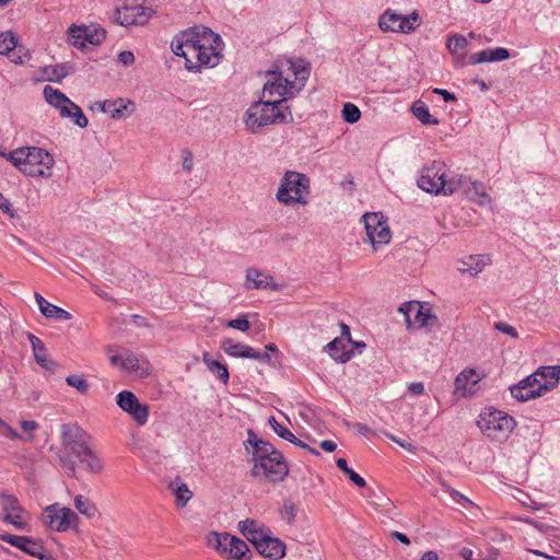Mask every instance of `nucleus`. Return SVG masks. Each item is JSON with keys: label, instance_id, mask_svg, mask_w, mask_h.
<instances>
[{"label": "nucleus", "instance_id": "1", "mask_svg": "<svg viewBox=\"0 0 560 560\" xmlns=\"http://www.w3.org/2000/svg\"><path fill=\"white\" fill-rule=\"evenodd\" d=\"M293 121L290 107L284 100L269 101L260 97L250 104L244 115L246 129L258 133L262 128L271 125L289 124Z\"/></svg>", "mask_w": 560, "mask_h": 560}, {"label": "nucleus", "instance_id": "2", "mask_svg": "<svg viewBox=\"0 0 560 560\" xmlns=\"http://www.w3.org/2000/svg\"><path fill=\"white\" fill-rule=\"evenodd\" d=\"M290 70L294 80L290 75H284L280 71H268L265 74L261 97L269 101L287 100L298 94L308 79V70L301 63H291Z\"/></svg>", "mask_w": 560, "mask_h": 560}, {"label": "nucleus", "instance_id": "3", "mask_svg": "<svg viewBox=\"0 0 560 560\" xmlns=\"http://www.w3.org/2000/svg\"><path fill=\"white\" fill-rule=\"evenodd\" d=\"M252 456L254 477H265L269 481L277 482L283 480L289 472L281 452L266 441L255 442Z\"/></svg>", "mask_w": 560, "mask_h": 560}, {"label": "nucleus", "instance_id": "4", "mask_svg": "<svg viewBox=\"0 0 560 560\" xmlns=\"http://www.w3.org/2000/svg\"><path fill=\"white\" fill-rule=\"evenodd\" d=\"M0 156L7 158L26 175H45V171L50 170L55 163L52 155L38 147H22L9 153L0 151Z\"/></svg>", "mask_w": 560, "mask_h": 560}, {"label": "nucleus", "instance_id": "5", "mask_svg": "<svg viewBox=\"0 0 560 560\" xmlns=\"http://www.w3.org/2000/svg\"><path fill=\"white\" fill-rule=\"evenodd\" d=\"M477 424L491 442L502 444L514 431L516 421L505 411L487 408L480 413Z\"/></svg>", "mask_w": 560, "mask_h": 560}, {"label": "nucleus", "instance_id": "6", "mask_svg": "<svg viewBox=\"0 0 560 560\" xmlns=\"http://www.w3.org/2000/svg\"><path fill=\"white\" fill-rule=\"evenodd\" d=\"M106 355L113 366L120 368L136 378H145L150 374L151 365L144 355L127 349L117 353L114 347L106 349Z\"/></svg>", "mask_w": 560, "mask_h": 560}, {"label": "nucleus", "instance_id": "7", "mask_svg": "<svg viewBox=\"0 0 560 560\" xmlns=\"http://www.w3.org/2000/svg\"><path fill=\"white\" fill-rule=\"evenodd\" d=\"M45 101L58 109L59 115L62 118H70L80 128H85L89 120L82 109L74 104L69 97L66 96L58 89H54L50 85H46L43 90Z\"/></svg>", "mask_w": 560, "mask_h": 560}, {"label": "nucleus", "instance_id": "8", "mask_svg": "<svg viewBox=\"0 0 560 560\" xmlns=\"http://www.w3.org/2000/svg\"><path fill=\"white\" fill-rule=\"evenodd\" d=\"M0 520L4 524L12 525L18 530L28 529L31 516L16 497L5 492L0 493Z\"/></svg>", "mask_w": 560, "mask_h": 560}, {"label": "nucleus", "instance_id": "9", "mask_svg": "<svg viewBox=\"0 0 560 560\" xmlns=\"http://www.w3.org/2000/svg\"><path fill=\"white\" fill-rule=\"evenodd\" d=\"M366 238L374 250L390 242L392 233L387 219L381 212H368L362 217Z\"/></svg>", "mask_w": 560, "mask_h": 560}, {"label": "nucleus", "instance_id": "10", "mask_svg": "<svg viewBox=\"0 0 560 560\" xmlns=\"http://www.w3.org/2000/svg\"><path fill=\"white\" fill-rule=\"evenodd\" d=\"M78 515L69 508L54 503L45 508L43 512L44 524L54 532L65 533L74 528L78 524Z\"/></svg>", "mask_w": 560, "mask_h": 560}, {"label": "nucleus", "instance_id": "11", "mask_svg": "<svg viewBox=\"0 0 560 560\" xmlns=\"http://www.w3.org/2000/svg\"><path fill=\"white\" fill-rule=\"evenodd\" d=\"M310 194V177H284L280 185L277 199L284 205L306 203L305 196Z\"/></svg>", "mask_w": 560, "mask_h": 560}, {"label": "nucleus", "instance_id": "12", "mask_svg": "<svg viewBox=\"0 0 560 560\" xmlns=\"http://www.w3.org/2000/svg\"><path fill=\"white\" fill-rule=\"evenodd\" d=\"M155 11L152 8L145 7L140 3H125L117 7L114 13L115 21L122 26H143L145 25Z\"/></svg>", "mask_w": 560, "mask_h": 560}, {"label": "nucleus", "instance_id": "13", "mask_svg": "<svg viewBox=\"0 0 560 560\" xmlns=\"http://www.w3.org/2000/svg\"><path fill=\"white\" fill-rule=\"evenodd\" d=\"M421 23L420 15L413 11L409 15L398 14L386 10L378 19V26L383 32L411 33Z\"/></svg>", "mask_w": 560, "mask_h": 560}, {"label": "nucleus", "instance_id": "14", "mask_svg": "<svg viewBox=\"0 0 560 560\" xmlns=\"http://www.w3.org/2000/svg\"><path fill=\"white\" fill-rule=\"evenodd\" d=\"M398 312L404 314L407 329L423 328L436 320L431 308L418 301H409L402 303L398 307Z\"/></svg>", "mask_w": 560, "mask_h": 560}, {"label": "nucleus", "instance_id": "15", "mask_svg": "<svg viewBox=\"0 0 560 560\" xmlns=\"http://www.w3.org/2000/svg\"><path fill=\"white\" fill-rule=\"evenodd\" d=\"M69 43L78 48H85L88 44L97 46L106 38V32L94 25H75L68 28Z\"/></svg>", "mask_w": 560, "mask_h": 560}, {"label": "nucleus", "instance_id": "16", "mask_svg": "<svg viewBox=\"0 0 560 560\" xmlns=\"http://www.w3.org/2000/svg\"><path fill=\"white\" fill-rule=\"evenodd\" d=\"M116 404L122 411L128 413L139 427L147 424L149 420V406L141 404L132 392H119L116 396Z\"/></svg>", "mask_w": 560, "mask_h": 560}, {"label": "nucleus", "instance_id": "17", "mask_svg": "<svg viewBox=\"0 0 560 560\" xmlns=\"http://www.w3.org/2000/svg\"><path fill=\"white\" fill-rule=\"evenodd\" d=\"M417 186L428 194L450 196L462 185L460 177H417Z\"/></svg>", "mask_w": 560, "mask_h": 560}, {"label": "nucleus", "instance_id": "18", "mask_svg": "<svg viewBox=\"0 0 560 560\" xmlns=\"http://www.w3.org/2000/svg\"><path fill=\"white\" fill-rule=\"evenodd\" d=\"M0 540L5 541L9 545L39 560L48 559L47 551L43 542L38 539H34L28 536H20L0 532Z\"/></svg>", "mask_w": 560, "mask_h": 560}, {"label": "nucleus", "instance_id": "19", "mask_svg": "<svg viewBox=\"0 0 560 560\" xmlns=\"http://www.w3.org/2000/svg\"><path fill=\"white\" fill-rule=\"evenodd\" d=\"M510 392L518 401H527L546 394L537 371L522 380L518 384L511 386Z\"/></svg>", "mask_w": 560, "mask_h": 560}, {"label": "nucleus", "instance_id": "20", "mask_svg": "<svg viewBox=\"0 0 560 560\" xmlns=\"http://www.w3.org/2000/svg\"><path fill=\"white\" fill-rule=\"evenodd\" d=\"M89 441V434L80 427L75 424L62 425L61 442L66 447L70 448L75 456L84 452V450L90 446Z\"/></svg>", "mask_w": 560, "mask_h": 560}, {"label": "nucleus", "instance_id": "21", "mask_svg": "<svg viewBox=\"0 0 560 560\" xmlns=\"http://www.w3.org/2000/svg\"><path fill=\"white\" fill-rule=\"evenodd\" d=\"M221 349L230 357L242 359H254L261 362H270L268 352H260L248 345L234 342L230 338H223L220 341Z\"/></svg>", "mask_w": 560, "mask_h": 560}, {"label": "nucleus", "instance_id": "22", "mask_svg": "<svg viewBox=\"0 0 560 560\" xmlns=\"http://www.w3.org/2000/svg\"><path fill=\"white\" fill-rule=\"evenodd\" d=\"M483 376V374L474 369L462 371L455 378V393L462 396L474 395L478 390V384Z\"/></svg>", "mask_w": 560, "mask_h": 560}, {"label": "nucleus", "instance_id": "23", "mask_svg": "<svg viewBox=\"0 0 560 560\" xmlns=\"http://www.w3.org/2000/svg\"><path fill=\"white\" fill-rule=\"evenodd\" d=\"M491 264L492 258L489 254L469 255L458 261L457 269L462 273H468L471 277H476Z\"/></svg>", "mask_w": 560, "mask_h": 560}, {"label": "nucleus", "instance_id": "24", "mask_svg": "<svg viewBox=\"0 0 560 560\" xmlns=\"http://www.w3.org/2000/svg\"><path fill=\"white\" fill-rule=\"evenodd\" d=\"M256 550L265 558L279 560L285 555V545L278 538L264 535L255 541Z\"/></svg>", "mask_w": 560, "mask_h": 560}, {"label": "nucleus", "instance_id": "25", "mask_svg": "<svg viewBox=\"0 0 560 560\" xmlns=\"http://www.w3.org/2000/svg\"><path fill=\"white\" fill-rule=\"evenodd\" d=\"M245 288L248 290H266L270 289L277 291L279 285L275 279L257 268H248L245 277Z\"/></svg>", "mask_w": 560, "mask_h": 560}, {"label": "nucleus", "instance_id": "26", "mask_svg": "<svg viewBox=\"0 0 560 560\" xmlns=\"http://www.w3.org/2000/svg\"><path fill=\"white\" fill-rule=\"evenodd\" d=\"M188 32L192 33L194 43L200 46L201 49H205L206 47H214L217 48V51L221 52L223 43L220 36L212 32L210 28L205 26H196L188 30Z\"/></svg>", "mask_w": 560, "mask_h": 560}, {"label": "nucleus", "instance_id": "27", "mask_svg": "<svg viewBox=\"0 0 560 560\" xmlns=\"http://www.w3.org/2000/svg\"><path fill=\"white\" fill-rule=\"evenodd\" d=\"M28 340L31 342L36 363L45 370H54L57 364L49 360L44 342L33 334H28Z\"/></svg>", "mask_w": 560, "mask_h": 560}, {"label": "nucleus", "instance_id": "28", "mask_svg": "<svg viewBox=\"0 0 560 560\" xmlns=\"http://www.w3.org/2000/svg\"><path fill=\"white\" fill-rule=\"evenodd\" d=\"M35 300L40 313L45 317L59 320H69L72 318V315L68 311L49 303L39 293H35Z\"/></svg>", "mask_w": 560, "mask_h": 560}, {"label": "nucleus", "instance_id": "29", "mask_svg": "<svg viewBox=\"0 0 560 560\" xmlns=\"http://www.w3.org/2000/svg\"><path fill=\"white\" fill-rule=\"evenodd\" d=\"M269 424L272 428V430L275 431V433L278 436H280L281 439L289 441L290 443H292L301 448L307 450L312 454L319 455L318 451H316L315 448H312L306 443H304L303 441L298 439L285 425L279 423L275 417L269 418Z\"/></svg>", "mask_w": 560, "mask_h": 560}, {"label": "nucleus", "instance_id": "30", "mask_svg": "<svg viewBox=\"0 0 560 560\" xmlns=\"http://www.w3.org/2000/svg\"><path fill=\"white\" fill-rule=\"evenodd\" d=\"M202 362L207 366L208 371L213 374L224 385L229 383L230 373L226 364L215 360L210 352L205 351L202 353Z\"/></svg>", "mask_w": 560, "mask_h": 560}, {"label": "nucleus", "instance_id": "31", "mask_svg": "<svg viewBox=\"0 0 560 560\" xmlns=\"http://www.w3.org/2000/svg\"><path fill=\"white\" fill-rule=\"evenodd\" d=\"M546 393L555 389L560 381V365L540 366L537 370Z\"/></svg>", "mask_w": 560, "mask_h": 560}, {"label": "nucleus", "instance_id": "32", "mask_svg": "<svg viewBox=\"0 0 560 560\" xmlns=\"http://www.w3.org/2000/svg\"><path fill=\"white\" fill-rule=\"evenodd\" d=\"M133 110V102L126 98H117L115 101H109L107 105V114L114 119L126 118Z\"/></svg>", "mask_w": 560, "mask_h": 560}, {"label": "nucleus", "instance_id": "33", "mask_svg": "<svg viewBox=\"0 0 560 560\" xmlns=\"http://www.w3.org/2000/svg\"><path fill=\"white\" fill-rule=\"evenodd\" d=\"M232 535L228 533H210L207 538L208 547L214 549L221 556L228 558V550L232 542Z\"/></svg>", "mask_w": 560, "mask_h": 560}, {"label": "nucleus", "instance_id": "34", "mask_svg": "<svg viewBox=\"0 0 560 560\" xmlns=\"http://www.w3.org/2000/svg\"><path fill=\"white\" fill-rule=\"evenodd\" d=\"M77 458L85 466V469L91 474H100L104 466L98 455L89 446L84 452L79 454Z\"/></svg>", "mask_w": 560, "mask_h": 560}, {"label": "nucleus", "instance_id": "35", "mask_svg": "<svg viewBox=\"0 0 560 560\" xmlns=\"http://www.w3.org/2000/svg\"><path fill=\"white\" fill-rule=\"evenodd\" d=\"M238 529L253 545H255V541H258L265 535L261 530L260 524L249 518L241 521L238 523Z\"/></svg>", "mask_w": 560, "mask_h": 560}, {"label": "nucleus", "instance_id": "36", "mask_svg": "<svg viewBox=\"0 0 560 560\" xmlns=\"http://www.w3.org/2000/svg\"><path fill=\"white\" fill-rule=\"evenodd\" d=\"M412 115L423 125H439V119L430 114L428 105L418 100L411 105Z\"/></svg>", "mask_w": 560, "mask_h": 560}, {"label": "nucleus", "instance_id": "37", "mask_svg": "<svg viewBox=\"0 0 560 560\" xmlns=\"http://www.w3.org/2000/svg\"><path fill=\"white\" fill-rule=\"evenodd\" d=\"M75 509L85 517L93 520L100 516L96 505L86 497L78 494L74 498Z\"/></svg>", "mask_w": 560, "mask_h": 560}, {"label": "nucleus", "instance_id": "38", "mask_svg": "<svg viewBox=\"0 0 560 560\" xmlns=\"http://www.w3.org/2000/svg\"><path fill=\"white\" fill-rule=\"evenodd\" d=\"M326 348L328 349L330 357L336 361L347 362L351 359L350 352L345 350L346 345L342 339L335 338L326 346Z\"/></svg>", "mask_w": 560, "mask_h": 560}, {"label": "nucleus", "instance_id": "39", "mask_svg": "<svg viewBox=\"0 0 560 560\" xmlns=\"http://www.w3.org/2000/svg\"><path fill=\"white\" fill-rule=\"evenodd\" d=\"M248 551H249V548H248L247 544L244 540L233 536L232 542L228 550V558L234 559V560H247Z\"/></svg>", "mask_w": 560, "mask_h": 560}, {"label": "nucleus", "instance_id": "40", "mask_svg": "<svg viewBox=\"0 0 560 560\" xmlns=\"http://www.w3.org/2000/svg\"><path fill=\"white\" fill-rule=\"evenodd\" d=\"M459 555L465 560H498L499 550L497 548L490 547L486 553L481 551L476 553L470 548L464 547L462 548Z\"/></svg>", "mask_w": 560, "mask_h": 560}, {"label": "nucleus", "instance_id": "41", "mask_svg": "<svg viewBox=\"0 0 560 560\" xmlns=\"http://www.w3.org/2000/svg\"><path fill=\"white\" fill-rule=\"evenodd\" d=\"M200 46H198L194 40L188 44L186 48V54L184 56L186 62L185 67L188 70H199L200 69Z\"/></svg>", "mask_w": 560, "mask_h": 560}, {"label": "nucleus", "instance_id": "42", "mask_svg": "<svg viewBox=\"0 0 560 560\" xmlns=\"http://www.w3.org/2000/svg\"><path fill=\"white\" fill-rule=\"evenodd\" d=\"M192 33L188 32V30L182 32L172 43V50L176 56L184 57L186 54V48L188 44L191 42Z\"/></svg>", "mask_w": 560, "mask_h": 560}, {"label": "nucleus", "instance_id": "43", "mask_svg": "<svg viewBox=\"0 0 560 560\" xmlns=\"http://www.w3.org/2000/svg\"><path fill=\"white\" fill-rule=\"evenodd\" d=\"M336 465L357 487H365L366 482L364 478L351 469L345 458H338Z\"/></svg>", "mask_w": 560, "mask_h": 560}, {"label": "nucleus", "instance_id": "44", "mask_svg": "<svg viewBox=\"0 0 560 560\" xmlns=\"http://www.w3.org/2000/svg\"><path fill=\"white\" fill-rule=\"evenodd\" d=\"M468 46V40L463 35H453L447 39V48L452 55L463 56Z\"/></svg>", "mask_w": 560, "mask_h": 560}, {"label": "nucleus", "instance_id": "45", "mask_svg": "<svg viewBox=\"0 0 560 560\" xmlns=\"http://www.w3.org/2000/svg\"><path fill=\"white\" fill-rule=\"evenodd\" d=\"M221 57V52L217 51L214 47H206L205 49H200V68L202 66L206 67H214L219 63Z\"/></svg>", "mask_w": 560, "mask_h": 560}, {"label": "nucleus", "instance_id": "46", "mask_svg": "<svg viewBox=\"0 0 560 560\" xmlns=\"http://www.w3.org/2000/svg\"><path fill=\"white\" fill-rule=\"evenodd\" d=\"M18 45V37L11 31L0 34V54L7 55L12 51Z\"/></svg>", "mask_w": 560, "mask_h": 560}, {"label": "nucleus", "instance_id": "47", "mask_svg": "<svg viewBox=\"0 0 560 560\" xmlns=\"http://www.w3.org/2000/svg\"><path fill=\"white\" fill-rule=\"evenodd\" d=\"M0 434L5 436V438H9L11 440H23L25 442H33L34 441V436L33 435L22 436L21 434H19L12 427H10L3 420L0 421Z\"/></svg>", "mask_w": 560, "mask_h": 560}, {"label": "nucleus", "instance_id": "48", "mask_svg": "<svg viewBox=\"0 0 560 560\" xmlns=\"http://www.w3.org/2000/svg\"><path fill=\"white\" fill-rule=\"evenodd\" d=\"M342 118L349 124H354L361 118V112L357 105L346 103L342 108Z\"/></svg>", "mask_w": 560, "mask_h": 560}, {"label": "nucleus", "instance_id": "49", "mask_svg": "<svg viewBox=\"0 0 560 560\" xmlns=\"http://www.w3.org/2000/svg\"><path fill=\"white\" fill-rule=\"evenodd\" d=\"M443 490L450 494V497L458 504H460L464 508H467L469 504H471V501L466 498L464 494L458 492L457 490L450 487L446 482H442Z\"/></svg>", "mask_w": 560, "mask_h": 560}, {"label": "nucleus", "instance_id": "50", "mask_svg": "<svg viewBox=\"0 0 560 560\" xmlns=\"http://www.w3.org/2000/svg\"><path fill=\"white\" fill-rule=\"evenodd\" d=\"M66 383L75 388L79 393L85 394L89 390V384L85 378L80 375H69Z\"/></svg>", "mask_w": 560, "mask_h": 560}, {"label": "nucleus", "instance_id": "51", "mask_svg": "<svg viewBox=\"0 0 560 560\" xmlns=\"http://www.w3.org/2000/svg\"><path fill=\"white\" fill-rule=\"evenodd\" d=\"M226 326L245 332L250 327V324L248 322V315L241 314L238 317L228 320Z\"/></svg>", "mask_w": 560, "mask_h": 560}, {"label": "nucleus", "instance_id": "52", "mask_svg": "<svg viewBox=\"0 0 560 560\" xmlns=\"http://www.w3.org/2000/svg\"><path fill=\"white\" fill-rule=\"evenodd\" d=\"M280 514L288 523H292L298 514V506L291 501H285L280 510Z\"/></svg>", "mask_w": 560, "mask_h": 560}, {"label": "nucleus", "instance_id": "53", "mask_svg": "<svg viewBox=\"0 0 560 560\" xmlns=\"http://www.w3.org/2000/svg\"><path fill=\"white\" fill-rule=\"evenodd\" d=\"M49 81L60 82L65 77L68 75L65 66H54L46 70Z\"/></svg>", "mask_w": 560, "mask_h": 560}, {"label": "nucleus", "instance_id": "54", "mask_svg": "<svg viewBox=\"0 0 560 560\" xmlns=\"http://www.w3.org/2000/svg\"><path fill=\"white\" fill-rule=\"evenodd\" d=\"M175 495H176L177 503L183 508L190 500L191 492L189 491V489L187 488L186 485H182V486L177 487V489L175 491Z\"/></svg>", "mask_w": 560, "mask_h": 560}, {"label": "nucleus", "instance_id": "55", "mask_svg": "<svg viewBox=\"0 0 560 560\" xmlns=\"http://www.w3.org/2000/svg\"><path fill=\"white\" fill-rule=\"evenodd\" d=\"M494 327H495L497 330H499V331H501V332H503L505 335H509V336H511L514 339L518 338L517 330L513 326L508 324V323L498 322V323L494 324Z\"/></svg>", "mask_w": 560, "mask_h": 560}, {"label": "nucleus", "instance_id": "56", "mask_svg": "<svg viewBox=\"0 0 560 560\" xmlns=\"http://www.w3.org/2000/svg\"><path fill=\"white\" fill-rule=\"evenodd\" d=\"M425 170L428 173H432L433 175H446V172L448 171L446 164L442 161H433Z\"/></svg>", "mask_w": 560, "mask_h": 560}, {"label": "nucleus", "instance_id": "57", "mask_svg": "<svg viewBox=\"0 0 560 560\" xmlns=\"http://www.w3.org/2000/svg\"><path fill=\"white\" fill-rule=\"evenodd\" d=\"M510 57V52L506 48L490 49V62L506 60Z\"/></svg>", "mask_w": 560, "mask_h": 560}, {"label": "nucleus", "instance_id": "58", "mask_svg": "<svg viewBox=\"0 0 560 560\" xmlns=\"http://www.w3.org/2000/svg\"><path fill=\"white\" fill-rule=\"evenodd\" d=\"M469 61L472 65L490 62V49L481 50L479 52L471 55L469 57Z\"/></svg>", "mask_w": 560, "mask_h": 560}, {"label": "nucleus", "instance_id": "59", "mask_svg": "<svg viewBox=\"0 0 560 560\" xmlns=\"http://www.w3.org/2000/svg\"><path fill=\"white\" fill-rule=\"evenodd\" d=\"M183 171L186 173H190L194 167V156L190 151H183Z\"/></svg>", "mask_w": 560, "mask_h": 560}, {"label": "nucleus", "instance_id": "60", "mask_svg": "<svg viewBox=\"0 0 560 560\" xmlns=\"http://www.w3.org/2000/svg\"><path fill=\"white\" fill-rule=\"evenodd\" d=\"M0 210L11 218H13L15 215L12 205L1 192H0Z\"/></svg>", "mask_w": 560, "mask_h": 560}, {"label": "nucleus", "instance_id": "61", "mask_svg": "<svg viewBox=\"0 0 560 560\" xmlns=\"http://www.w3.org/2000/svg\"><path fill=\"white\" fill-rule=\"evenodd\" d=\"M118 61L124 66H130L135 62V55L130 50H124L118 55Z\"/></svg>", "mask_w": 560, "mask_h": 560}, {"label": "nucleus", "instance_id": "62", "mask_svg": "<svg viewBox=\"0 0 560 560\" xmlns=\"http://www.w3.org/2000/svg\"><path fill=\"white\" fill-rule=\"evenodd\" d=\"M20 425L22 430L28 434L27 436L32 435V433L39 427L38 423L34 420H23L21 421Z\"/></svg>", "mask_w": 560, "mask_h": 560}, {"label": "nucleus", "instance_id": "63", "mask_svg": "<svg viewBox=\"0 0 560 560\" xmlns=\"http://www.w3.org/2000/svg\"><path fill=\"white\" fill-rule=\"evenodd\" d=\"M387 438H389L393 442L397 443L399 446H401L402 448L407 450L410 453H413L416 451V446L413 444L400 440L399 438L393 434H387Z\"/></svg>", "mask_w": 560, "mask_h": 560}, {"label": "nucleus", "instance_id": "64", "mask_svg": "<svg viewBox=\"0 0 560 560\" xmlns=\"http://www.w3.org/2000/svg\"><path fill=\"white\" fill-rule=\"evenodd\" d=\"M408 390L415 396H420L424 393V385L421 382H415L409 384Z\"/></svg>", "mask_w": 560, "mask_h": 560}]
</instances>
